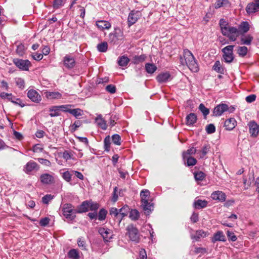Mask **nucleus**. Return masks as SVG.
Returning a JSON list of instances; mask_svg holds the SVG:
<instances>
[{
    "mask_svg": "<svg viewBox=\"0 0 259 259\" xmlns=\"http://www.w3.org/2000/svg\"><path fill=\"white\" fill-rule=\"evenodd\" d=\"M106 90L107 92L111 94H114L116 92V89L114 85L109 84L106 86Z\"/></svg>",
    "mask_w": 259,
    "mask_h": 259,
    "instance_id": "680f3d73",
    "label": "nucleus"
},
{
    "mask_svg": "<svg viewBox=\"0 0 259 259\" xmlns=\"http://www.w3.org/2000/svg\"><path fill=\"white\" fill-rule=\"evenodd\" d=\"M227 235L229 241L234 242L237 239L236 236L233 232L227 231Z\"/></svg>",
    "mask_w": 259,
    "mask_h": 259,
    "instance_id": "6e6d98bb",
    "label": "nucleus"
},
{
    "mask_svg": "<svg viewBox=\"0 0 259 259\" xmlns=\"http://www.w3.org/2000/svg\"><path fill=\"white\" fill-rule=\"evenodd\" d=\"M234 46L229 45L225 47L222 50L223 53V58L227 63H231L234 60L233 49Z\"/></svg>",
    "mask_w": 259,
    "mask_h": 259,
    "instance_id": "39448f33",
    "label": "nucleus"
},
{
    "mask_svg": "<svg viewBox=\"0 0 259 259\" xmlns=\"http://www.w3.org/2000/svg\"><path fill=\"white\" fill-rule=\"evenodd\" d=\"M109 213L110 215L113 216L115 221L118 223V224H119L121 223L122 218L120 217L119 209L115 207H111L110 209Z\"/></svg>",
    "mask_w": 259,
    "mask_h": 259,
    "instance_id": "b1692460",
    "label": "nucleus"
},
{
    "mask_svg": "<svg viewBox=\"0 0 259 259\" xmlns=\"http://www.w3.org/2000/svg\"><path fill=\"white\" fill-rule=\"evenodd\" d=\"M130 208L127 205H124L122 208L119 209V213L120 214V217L122 218V219L127 215L128 212L130 211Z\"/></svg>",
    "mask_w": 259,
    "mask_h": 259,
    "instance_id": "e433bc0d",
    "label": "nucleus"
},
{
    "mask_svg": "<svg viewBox=\"0 0 259 259\" xmlns=\"http://www.w3.org/2000/svg\"><path fill=\"white\" fill-rule=\"evenodd\" d=\"M69 113L77 118L79 116H81L82 115L83 111L80 109L76 108L69 110Z\"/></svg>",
    "mask_w": 259,
    "mask_h": 259,
    "instance_id": "a19ab883",
    "label": "nucleus"
},
{
    "mask_svg": "<svg viewBox=\"0 0 259 259\" xmlns=\"http://www.w3.org/2000/svg\"><path fill=\"white\" fill-rule=\"evenodd\" d=\"M46 96L51 99H59L61 98L62 95L58 92H49L47 93Z\"/></svg>",
    "mask_w": 259,
    "mask_h": 259,
    "instance_id": "c756f323",
    "label": "nucleus"
},
{
    "mask_svg": "<svg viewBox=\"0 0 259 259\" xmlns=\"http://www.w3.org/2000/svg\"><path fill=\"white\" fill-rule=\"evenodd\" d=\"M229 109L228 106L226 104H220L217 106L213 109V114L215 116H220L222 114L228 111Z\"/></svg>",
    "mask_w": 259,
    "mask_h": 259,
    "instance_id": "f8f14e48",
    "label": "nucleus"
},
{
    "mask_svg": "<svg viewBox=\"0 0 259 259\" xmlns=\"http://www.w3.org/2000/svg\"><path fill=\"white\" fill-rule=\"evenodd\" d=\"M197 121V116L195 113H191L186 117V124L187 125H193Z\"/></svg>",
    "mask_w": 259,
    "mask_h": 259,
    "instance_id": "cd10ccee",
    "label": "nucleus"
},
{
    "mask_svg": "<svg viewBox=\"0 0 259 259\" xmlns=\"http://www.w3.org/2000/svg\"><path fill=\"white\" fill-rule=\"evenodd\" d=\"M129 62L130 59L127 57L122 56L119 58V59L118 60V64L120 66L124 67L128 64Z\"/></svg>",
    "mask_w": 259,
    "mask_h": 259,
    "instance_id": "72a5a7b5",
    "label": "nucleus"
},
{
    "mask_svg": "<svg viewBox=\"0 0 259 259\" xmlns=\"http://www.w3.org/2000/svg\"><path fill=\"white\" fill-rule=\"evenodd\" d=\"M113 143L117 145H121V138L118 134H114L112 136Z\"/></svg>",
    "mask_w": 259,
    "mask_h": 259,
    "instance_id": "8fccbe9b",
    "label": "nucleus"
},
{
    "mask_svg": "<svg viewBox=\"0 0 259 259\" xmlns=\"http://www.w3.org/2000/svg\"><path fill=\"white\" fill-rule=\"evenodd\" d=\"M15 65L22 70H28L30 66V62L28 60L16 59L14 60Z\"/></svg>",
    "mask_w": 259,
    "mask_h": 259,
    "instance_id": "9d476101",
    "label": "nucleus"
},
{
    "mask_svg": "<svg viewBox=\"0 0 259 259\" xmlns=\"http://www.w3.org/2000/svg\"><path fill=\"white\" fill-rule=\"evenodd\" d=\"M62 177L67 182H70L71 179V175L68 171H66L63 173Z\"/></svg>",
    "mask_w": 259,
    "mask_h": 259,
    "instance_id": "0e129e2a",
    "label": "nucleus"
},
{
    "mask_svg": "<svg viewBox=\"0 0 259 259\" xmlns=\"http://www.w3.org/2000/svg\"><path fill=\"white\" fill-rule=\"evenodd\" d=\"M139 259H147V254L144 249H141L140 250Z\"/></svg>",
    "mask_w": 259,
    "mask_h": 259,
    "instance_id": "774afa93",
    "label": "nucleus"
},
{
    "mask_svg": "<svg viewBox=\"0 0 259 259\" xmlns=\"http://www.w3.org/2000/svg\"><path fill=\"white\" fill-rule=\"evenodd\" d=\"M207 232H206L202 230H199L196 231L195 235L194 237V238L196 240L198 241L201 238H204L207 236Z\"/></svg>",
    "mask_w": 259,
    "mask_h": 259,
    "instance_id": "c9c22d12",
    "label": "nucleus"
},
{
    "mask_svg": "<svg viewBox=\"0 0 259 259\" xmlns=\"http://www.w3.org/2000/svg\"><path fill=\"white\" fill-rule=\"evenodd\" d=\"M50 116L51 117H57L60 115V110L58 106H54L50 108Z\"/></svg>",
    "mask_w": 259,
    "mask_h": 259,
    "instance_id": "7c9ffc66",
    "label": "nucleus"
},
{
    "mask_svg": "<svg viewBox=\"0 0 259 259\" xmlns=\"http://www.w3.org/2000/svg\"><path fill=\"white\" fill-rule=\"evenodd\" d=\"M226 241V237L222 231H217L214 234L213 236L211 239V241L213 243H214L217 241L225 242Z\"/></svg>",
    "mask_w": 259,
    "mask_h": 259,
    "instance_id": "4be33fe9",
    "label": "nucleus"
},
{
    "mask_svg": "<svg viewBox=\"0 0 259 259\" xmlns=\"http://www.w3.org/2000/svg\"><path fill=\"white\" fill-rule=\"evenodd\" d=\"M157 69V67L153 63H147L145 64V70L148 73L152 74Z\"/></svg>",
    "mask_w": 259,
    "mask_h": 259,
    "instance_id": "473e14b6",
    "label": "nucleus"
},
{
    "mask_svg": "<svg viewBox=\"0 0 259 259\" xmlns=\"http://www.w3.org/2000/svg\"><path fill=\"white\" fill-rule=\"evenodd\" d=\"M248 125L251 136L253 137H257L259 133V125L253 121L249 122Z\"/></svg>",
    "mask_w": 259,
    "mask_h": 259,
    "instance_id": "2eb2a0df",
    "label": "nucleus"
},
{
    "mask_svg": "<svg viewBox=\"0 0 259 259\" xmlns=\"http://www.w3.org/2000/svg\"><path fill=\"white\" fill-rule=\"evenodd\" d=\"M210 148L209 145L207 144L203 146L202 150L201 151V154L200 155V158H203L204 156L208 152Z\"/></svg>",
    "mask_w": 259,
    "mask_h": 259,
    "instance_id": "09e8293b",
    "label": "nucleus"
},
{
    "mask_svg": "<svg viewBox=\"0 0 259 259\" xmlns=\"http://www.w3.org/2000/svg\"><path fill=\"white\" fill-rule=\"evenodd\" d=\"M183 55L184 62L181 58L183 65L186 64L188 68L193 72H197L199 70L198 65L192 53L188 49L184 50Z\"/></svg>",
    "mask_w": 259,
    "mask_h": 259,
    "instance_id": "f03ea898",
    "label": "nucleus"
},
{
    "mask_svg": "<svg viewBox=\"0 0 259 259\" xmlns=\"http://www.w3.org/2000/svg\"><path fill=\"white\" fill-rule=\"evenodd\" d=\"M17 85L21 89H23L25 87L24 80L21 78H17L15 79Z\"/></svg>",
    "mask_w": 259,
    "mask_h": 259,
    "instance_id": "864d4df0",
    "label": "nucleus"
},
{
    "mask_svg": "<svg viewBox=\"0 0 259 259\" xmlns=\"http://www.w3.org/2000/svg\"><path fill=\"white\" fill-rule=\"evenodd\" d=\"M222 34L227 36L232 41H235L237 37L240 35L238 28L229 25L227 28H224Z\"/></svg>",
    "mask_w": 259,
    "mask_h": 259,
    "instance_id": "20e7f679",
    "label": "nucleus"
},
{
    "mask_svg": "<svg viewBox=\"0 0 259 259\" xmlns=\"http://www.w3.org/2000/svg\"><path fill=\"white\" fill-rule=\"evenodd\" d=\"M241 37L240 38V44L249 46L251 44V42L253 39V37L251 34H242L240 35Z\"/></svg>",
    "mask_w": 259,
    "mask_h": 259,
    "instance_id": "6ab92c4d",
    "label": "nucleus"
},
{
    "mask_svg": "<svg viewBox=\"0 0 259 259\" xmlns=\"http://www.w3.org/2000/svg\"><path fill=\"white\" fill-rule=\"evenodd\" d=\"M248 14L254 13L259 11V0H254V2L249 3L246 8Z\"/></svg>",
    "mask_w": 259,
    "mask_h": 259,
    "instance_id": "9b49d317",
    "label": "nucleus"
},
{
    "mask_svg": "<svg viewBox=\"0 0 259 259\" xmlns=\"http://www.w3.org/2000/svg\"><path fill=\"white\" fill-rule=\"evenodd\" d=\"M107 213V210L105 209L102 208L100 209L98 214V219L100 221H102L105 219Z\"/></svg>",
    "mask_w": 259,
    "mask_h": 259,
    "instance_id": "3c124183",
    "label": "nucleus"
},
{
    "mask_svg": "<svg viewBox=\"0 0 259 259\" xmlns=\"http://www.w3.org/2000/svg\"><path fill=\"white\" fill-rule=\"evenodd\" d=\"M43 150V148L39 144H36L33 146V151L34 152L38 153L41 152Z\"/></svg>",
    "mask_w": 259,
    "mask_h": 259,
    "instance_id": "338daca9",
    "label": "nucleus"
},
{
    "mask_svg": "<svg viewBox=\"0 0 259 259\" xmlns=\"http://www.w3.org/2000/svg\"><path fill=\"white\" fill-rule=\"evenodd\" d=\"M63 5V0H55L53 2V7L55 9H58Z\"/></svg>",
    "mask_w": 259,
    "mask_h": 259,
    "instance_id": "69168bd1",
    "label": "nucleus"
},
{
    "mask_svg": "<svg viewBox=\"0 0 259 259\" xmlns=\"http://www.w3.org/2000/svg\"><path fill=\"white\" fill-rule=\"evenodd\" d=\"M96 26L100 30H103L104 29H109L111 27V25L108 21L101 20L96 22Z\"/></svg>",
    "mask_w": 259,
    "mask_h": 259,
    "instance_id": "a878e982",
    "label": "nucleus"
},
{
    "mask_svg": "<svg viewBox=\"0 0 259 259\" xmlns=\"http://www.w3.org/2000/svg\"><path fill=\"white\" fill-rule=\"evenodd\" d=\"M238 29L239 30L240 35L247 33L250 29V25L247 21H242L238 25Z\"/></svg>",
    "mask_w": 259,
    "mask_h": 259,
    "instance_id": "412c9836",
    "label": "nucleus"
},
{
    "mask_svg": "<svg viewBox=\"0 0 259 259\" xmlns=\"http://www.w3.org/2000/svg\"><path fill=\"white\" fill-rule=\"evenodd\" d=\"M95 121L98 125L102 130H106L107 129V126L106 121L103 118L101 114H99L97 115V117L95 118Z\"/></svg>",
    "mask_w": 259,
    "mask_h": 259,
    "instance_id": "393cba45",
    "label": "nucleus"
},
{
    "mask_svg": "<svg viewBox=\"0 0 259 259\" xmlns=\"http://www.w3.org/2000/svg\"><path fill=\"white\" fill-rule=\"evenodd\" d=\"M207 204L208 202L206 200L196 199L194 202V206L195 208L201 209L206 207L207 206Z\"/></svg>",
    "mask_w": 259,
    "mask_h": 259,
    "instance_id": "bb28decb",
    "label": "nucleus"
},
{
    "mask_svg": "<svg viewBox=\"0 0 259 259\" xmlns=\"http://www.w3.org/2000/svg\"><path fill=\"white\" fill-rule=\"evenodd\" d=\"M104 149L106 151H109L110 148V139L109 136L106 137L104 140Z\"/></svg>",
    "mask_w": 259,
    "mask_h": 259,
    "instance_id": "de8ad7c7",
    "label": "nucleus"
},
{
    "mask_svg": "<svg viewBox=\"0 0 259 259\" xmlns=\"http://www.w3.org/2000/svg\"><path fill=\"white\" fill-rule=\"evenodd\" d=\"M108 49V44L106 42L99 44L97 46V49L100 52H105Z\"/></svg>",
    "mask_w": 259,
    "mask_h": 259,
    "instance_id": "c03bdc74",
    "label": "nucleus"
},
{
    "mask_svg": "<svg viewBox=\"0 0 259 259\" xmlns=\"http://www.w3.org/2000/svg\"><path fill=\"white\" fill-rule=\"evenodd\" d=\"M99 207V205L97 202H94L92 201H90V210L92 211H96Z\"/></svg>",
    "mask_w": 259,
    "mask_h": 259,
    "instance_id": "bf43d9fd",
    "label": "nucleus"
},
{
    "mask_svg": "<svg viewBox=\"0 0 259 259\" xmlns=\"http://www.w3.org/2000/svg\"><path fill=\"white\" fill-rule=\"evenodd\" d=\"M63 63L66 68L70 69L74 67L75 61L73 57L66 55L63 58Z\"/></svg>",
    "mask_w": 259,
    "mask_h": 259,
    "instance_id": "ddd939ff",
    "label": "nucleus"
},
{
    "mask_svg": "<svg viewBox=\"0 0 259 259\" xmlns=\"http://www.w3.org/2000/svg\"><path fill=\"white\" fill-rule=\"evenodd\" d=\"M171 75L168 72H162L156 77V79L159 83H164L171 80Z\"/></svg>",
    "mask_w": 259,
    "mask_h": 259,
    "instance_id": "dca6fc26",
    "label": "nucleus"
},
{
    "mask_svg": "<svg viewBox=\"0 0 259 259\" xmlns=\"http://www.w3.org/2000/svg\"><path fill=\"white\" fill-rule=\"evenodd\" d=\"M54 198V196L51 194H47L42 198V202L44 204H48L49 202Z\"/></svg>",
    "mask_w": 259,
    "mask_h": 259,
    "instance_id": "5fc2aeb1",
    "label": "nucleus"
},
{
    "mask_svg": "<svg viewBox=\"0 0 259 259\" xmlns=\"http://www.w3.org/2000/svg\"><path fill=\"white\" fill-rule=\"evenodd\" d=\"M77 245L82 250H87V244L83 238L79 237L78 238Z\"/></svg>",
    "mask_w": 259,
    "mask_h": 259,
    "instance_id": "37998d69",
    "label": "nucleus"
},
{
    "mask_svg": "<svg viewBox=\"0 0 259 259\" xmlns=\"http://www.w3.org/2000/svg\"><path fill=\"white\" fill-rule=\"evenodd\" d=\"M248 52V49L246 47H239L237 50V53L240 57H244L246 55Z\"/></svg>",
    "mask_w": 259,
    "mask_h": 259,
    "instance_id": "79ce46f5",
    "label": "nucleus"
},
{
    "mask_svg": "<svg viewBox=\"0 0 259 259\" xmlns=\"http://www.w3.org/2000/svg\"><path fill=\"white\" fill-rule=\"evenodd\" d=\"M141 206L145 213H149L153 209V203L150 200V192L147 189L142 190L140 192Z\"/></svg>",
    "mask_w": 259,
    "mask_h": 259,
    "instance_id": "f257e3e1",
    "label": "nucleus"
},
{
    "mask_svg": "<svg viewBox=\"0 0 259 259\" xmlns=\"http://www.w3.org/2000/svg\"><path fill=\"white\" fill-rule=\"evenodd\" d=\"M38 161L39 163L46 166H50L51 165V162L46 159L39 158H38Z\"/></svg>",
    "mask_w": 259,
    "mask_h": 259,
    "instance_id": "e2e57ef3",
    "label": "nucleus"
},
{
    "mask_svg": "<svg viewBox=\"0 0 259 259\" xmlns=\"http://www.w3.org/2000/svg\"><path fill=\"white\" fill-rule=\"evenodd\" d=\"M212 68L215 71L221 74H224L225 73V68L221 65L219 61L215 62Z\"/></svg>",
    "mask_w": 259,
    "mask_h": 259,
    "instance_id": "c85d7f7f",
    "label": "nucleus"
},
{
    "mask_svg": "<svg viewBox=\"0 0 259 259\" xmlns=\"http://www.w3.org/2000/svg\"><path fill=\"white\" fill-rule=\"evenodd\" d=\"M184 160H187V164L188 166H194L197 163L196 159L191 156H188L186 158L184 159Z\"/></svg>",
    "mask_w": 259,
    "mask_h": 259,
    "instance_id": "a18cd8bd",
    "label": "nucleus"
},
{
    "mask_svg": "<svg viewBox=\"0 0 259 259\" xmlns=\"http://www.w3.org/2000/svg\"><path fill=\"white\" fill-rule=\"evenodd\" d=\"M199 109L205 117H206L209 113V109L205 107L204 104L202 103L199 105Z\"/></svg>",
    "mask_w": 259,
    "mask_h": 259,
    "instance_id": "603ef678",
    "label": "nucleus"
},
{
    "mask_svg": "<svg viewBox=\"0 0 259 259\" xmlns=\"http://www.w3.org/2000/svg\"><path fill=\"white\" fill-rule=\"evenodd\" d=\"M197 152L196 148L195 147H192L189 149H188L186 152H183V159H185L190 155L194 154Z\"/></svg>",
    "mask_w": 259,
    "mask_h": 259,
    "instance_id": "ea45409f",
    "label": "nucleus"
},
{
    "mask_svg": "<svg viewBox=\"0 0 259 259\" xmlns=\"http://www.w3.org/2000/svg\"><path fill=\"white\" fill-rule=\"evenodd\" d=\"M50 221V219L48 217H45V218H42L40 220L39 225L41 226L45 227L49 224Z\"/></svg>",
    "mask_w": 259,
    "mask_h": 259,
    "instance_id": "052dcab7",
    "label": "nucleus"
},
{
    "mask_svg": "<svg viewBox=\"0 0 259 259\" xmlns=\"http://www.w3.org/2000/svg\"><path fill=\"white\" fill-rule=\"evenodd\" d=\"M62 215L69 221H73L76 218V214L78 213L77 208L71 203H65L60 207Z\"/></svg>",
    "mask_w": 259,
    "mask_h": 259,
    "instance_id": "7ed1b4c3",
    "label": "nucleus"
},
{
    "mask_svg": "<svg viewBox=\"0 0 259 259\" xmlns=\"http://www.w3.org/2000/svg\"><path fill=\"white\" fill-rule=\"evenodd\" d=\"M130 218L133 221L138 220L140 217V213L136 209H132L130 212Z\"/></svg>",
    "mask_w": 259,
    "mask_h": 259,
    "instance_id": "58836bf2",
    "label": "nucleus"
},
{
    "mask_svg": "<svg viewBox=\"0 0 259 259\" xmlns=\"http://www.w3.org/2000/svg\"><path fill=\"white\" fill-rule=\"evenodd\" d=\"M128 236L133 241L138 242L139 240V234L138 230L134 227L133 225H130L126 227Z\"/></svg>",
    "mask_w": 259,
    "mask_h": 259,
    "instance_id": "423d86ee",
    "label": "nucleus"
},
{
    "mask_svg": "<svg viewBox=\"0 0 259 259\" xmlns=\"http://www.w3.org/2000/svg\"><path fill=\"white\" fill-rule=\"evenodd\" d=\"M25 51V48L23 45L20 44L17 46L16 53L18 55L20 56H22L24 54Z\"/></svg>",
    "mask_w": 259,
    "mask_h": 259,
    "instance_id": "49530a36",
    "label": "nucleus"
},
{
    "mask_svg": "<svg viewBox=\"0 0 259 259\" xmlns=\"http://www.w3.org/2000/svg\"><path fill=\"white\" fill-rule=\"evenodd\" d=\"M9 101L14 103L16 105H19L21 107H23L25 104L22 102L21 100L19 98H17L12 95L10 98H9Z\"/></svg>",
    "mask_w": 259,
    "mask_h": 259,
    "instance_id": "f704fd0d",
    "label": "nucleus"
},
{
    "mask_svg": "<svg viewBox=\"0 0 259 259\" xmlns=\"http://www.w3.org/2000/svg\"><path fill=\"white\" fill-rule=\"evenodd\" d=\"M68 256L69 258L73 259H78L79 255L78 251L75 249H71L68 253Z\"/></svg>",
    "mask_w": 259,
    "mask_h": 259,
    "instance_id": "4c0bfd02",
    "label": "nucleus"
},
{
    "mask_svg": "<svg viewBox=\"0 0 259 259\" xmlns=\"http://www.w3.org/2000/svg\"><path fill=\"white\" fill-rule=\"evenodd\" d=\"M206 131L207 134H212L215 131V127L213 124H209L206 127Z\"/></svg>",
    "mask_w": 259,
    "mask_h": 259,
    "instance_id": "13d9d810",
    "label": "nucleus"
},
{
    "mask_svg": "<svg viewBox=\"0 0 259 259\" xmlns=\"http://www.w3.org/2000/svg\"><path fill=\"white\" fill-rule=\"evenodd\" d=\"M40 181L43 184H51L54 182V178L50 174H43L40 176Z\"/></svg>",
    "mask_w": 259,
    "mask_h": 259,
    "instance_id": "f3484780",
    "label": "nucleus"
},
{
    "mask_svg": "<svg viewBox=\"0 0 259 259\" xmlns=\"http://www.w3.org/2000/svg\"><path fill=\"white\" fill-rule=\"evenodd\" d=\"M141 13L139 11H132L128 16L127 22L128 26H131L136 23L141 17Z\"/></svg>",
    "mask_w": 259,
    "mask_h": 259,
    "instance_id": "6e6552de",
    "label": "nucleus"
},
{
    "mask_svg": "<svg viewBox=\"0 0 259 259\" xmlns=\"http://www.w3.org/2000/svg\"><path fill=\"white\" fill-rule=\"evenodd\" d=\"M39 169V165L34 161H28L23 167V171L27 174H31L33 171H37Z\"/></svg>",
    "mask_w": 259,
    "mask_h": 259,
    "instance_id": "0eeeda50",
    "label": "nucleus"
},
{
    "mask_svg": "<svg viewBox=\"0 0 259 259\" xmlns=\"http://www.w3.org/2000/svg\"><path fill=\"white\" fill-rule=\"evenodd\" d=\"M78 213L87 212L90 210V201L86 200L81 203V204L77 206Z\"/></svg>",
    "mask_w": 259,
    "mask_h": 259,
    "instance_id": "5701e85b",
    "label": "nucleus"
},
{
    "mask_svg": "<svg viewBox=\"0 0 259 259\" xmlns=\"http://www.w3.org/2000/svg\"><path fill=\"white\" fill-rule=\"evenodd\" d=\"M237 125V121L234 118H230L225 121L224 126L228 131H231Z\"/></svg>",
    "mask_w": 259,
    "mask_h": 259,
    "instance_id": "aec40b11",
    "label": "nucleus"
},
{
    "mask_svg": "<svg viewBox=\"0 0 259 259\" xmlns=\"http://www.w3.org/2000/svg\"><path fill=\"white\" fill-rule=\"evenodd\" d=\"M27 96L32 102L35 103H38L41 99L40 95L34 90H29L27 93Z\"/></svg>",
    "mask_w": 259,
    "mask_h": 259,
    "instance_id": "a211bd4d",
    "label": "nucleus"
},
{
    "mask_svg": "<svg viewBox=\"0 0 259 259\" xmlns=\"http://www.w3.org/2000/svg\"><path fill=\"white\" fill-rule=\"evenodd\" d=\"M194 177L196 181H202L205 177L204 174L202 171H199L194 174Z\"/></svg>",
    "mask_w": 259,
    "mask_h": 259,
    "instance_id": "4d7b16f0",
    "label": "nucleus"
},
{
    "mask_svg": "<svg viewBox=\"0 0 259 259\" xmlns=\"http://www.w3.org/2000/svg\"><path fill=\"white\" fill-rule=\"evenodd\" d=\"M99 234L103 237L105 241H109L112 238L113 232L106 227H101L99 229Z\"/></svg>",
    "mask_w": 259,
    "mask_h": 259,
    "instance_id": "1a4fd4ad",
    "label": "nucleus"
},
{
    "mask_svg": "<svg viewBox=\"0 0 259 259\" xmlns=\"http://www.w3.org/2000/svg\"><path fill=\"white\" fill-rule=\"evenodd\" d=\"M211 198L214 200L224 202L226 200V195L221 191H215L211 193Z\"/></svg>",
    "mask_w": 259,
    "mask_h": 259,
    "instance_id": "4468645a",
    "label": "nucleus"
},
{
    "mask_svg": "<svg viewBox=\"0 0 259 259\" xmlns=\"http://www.w3.org/2000/svg\"><path fill=\"white\" fill-rule=\"evenodd\" d=\"M146 58V56L145 55H141L140 56H135L133 57L132 62L135 64H138L140 63L143 62Z\"/></svg>",
    "mask_w": 259,
    "mask_h": 259,
    "instance_id": "2f4dec72",
    "label": "nucleus"
}]
</instances>
